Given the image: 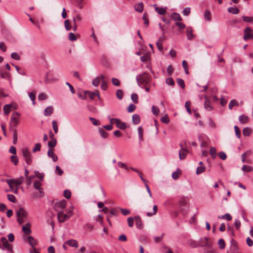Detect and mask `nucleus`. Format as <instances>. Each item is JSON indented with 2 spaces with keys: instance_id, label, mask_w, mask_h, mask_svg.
Returning a JSON list of instances; mask_svg holds the SVG:
<instances>
[{
  "instance_id": "680f3d73",
  "label": "nucleus",
  "mask_w": 253,
  "mask_h": 253,
  "mask_svg": "<svg viewBox=\"0 0 253 253\" xmlns=\"http://www.w3.org/2000/svg\"><path fill=\"white\" fill-rule=\"evenodd\" d=\"M84 228L87 231H91L93 228V225L90 223H86L84 226Z\"/></svg>"
},
{
  "instance_id": "a19ab883",
  "label": "nucleus",
  "mask_w": 253,
  "mask_h": 253,
  "mask_svg": "<svg viewBox=\"0 0 253 253\" xmlns=\"http://www.w3.org/2000/svg\"><path fill=\"white\" fill-rule=\"evenodd\" d=\"M153 212H147L146 214L148 216H151L156 214L158 211V207L157 205H154L153 208Z\"/></svg>"
},
{
  "instance_id": "69168bd1",
  "label": "nucleus",
  "mask_w": 253,
  "mask_h": 253,
  "mask_svg": "<svg viewBox=\"0 0 253 253\" xmlns=\"http://www.w3.org/2000/svg\"><path fill=\"white\" fill-rule=\"evenodd\" d=\"M152 112L154 114L158 115L159 113V109L158 107L153 105L152 107Z\"/></svg>"
},
{
  "instance_id": "a211bd4d",
  "label": "nucleus",
  "mask_w": 253,
  "mask_h": 253,
  "mask_svg": "<svg viewBox=\"0 0 253 253\" xmlns=\"http://www.w3.org/2000/svg\"><path fill=\"white\" fill-rule=\"evenodd\" d=\"M155 11L160 15H164L166 13V8L163 7H157L156 4H154Z\"/></svg>"
},
{
  "instance_id": "423d86ee",
  "label": "nucleus",
  "mask_w": 253,
  "mask_h": 253,
  "mask_svg": "<svg viewBox=\"0 0 253 253\" xmlns=\"http://www.w3.org/2000/svg\"><path fill=\"white\" fill-rule=\"evenodd\" d=\"M8 186L11 188H13L14 185L18 186L21 184L24 181V177L20 176L16 179H7L5 180Z\"/></svg>"
},
{
  "instance_id": "ea45409f",
  "label": "nucleus",
  "mask_w": 253,
  "mask_h": 253,
  "mask_svg": "<svg viewBox=\"0 0 253 253\" xmlns=\"http://www.w3.org/2000/svg\"><path fill=\"white\" fill-rule=\"evenodd\" d=\"M176 82L177 84L182 88H185V84L183 80L180 78H177L176 79Z\"/></svg>"
},
{
  "instance_id": "de8ad7c7",
  "label": "nucleus",
  "mask_w": 253,
  "mask_h": 253,
  "mask_svg": "<svg viewBox=\"0 0 253 253\" xmlns=\"http://www.w3.org/2000/svg\"><path fill=\"white\" fill-rule=\"evenodd\" d=\"M41 144L40 143H36L35 145V147L33 149L32 152L33 153H36L37 151H40L41 150Z\"/></svg>"
},
{
  "instance_id": "a878e982",
  "label": "nucleus",
  "mask_w": 253,
  "mask_h": 253,
  "mask_svg": "<svg viewBox=\"0 0 253 253\" xmlns=\"http://www.w3.org/2000/svg\"><path fill=\"white\" fill-rule=\"evenodd\" d=\"M218 218L219 219H223L230 221L232 219V216L229 213H226L223 215L218 216Z\"/></svg>"
},
{
  "instance_id": "cd10ccee",
  "label": "nucleus",
  "mask_w": 253,
  "mask_h": 253,
  "mask_svg": "<svg viewBox=\"0 0 253 253\" xmlns=\"http://www.w3.org/2000/svg\"><path fill=\"white\" fill-rule=\"evenodd\" d=\"M67 243L68 245H69L71 247H75V248H78V244L76 240L71 239L69 240L67 242Z\"/></svg>"
},
{
  "instance_id": "4c0bfd02",
  "label": "nucleus",
  "mask_w": 253,
  "mask_h": 253,
  "mask_svg": "<svg viewBox=\"0 0 253 253\" xmlns=\"http://www.w3.org/2000/svg\"><path fill=\"white\" fill-rule=\"evenodd\" d=\"M204 17L205 19L208 21H210L211 20V13L209 10H205L204 13Z\"/></svg>"
},
{
  "instance_id": "c756f323",
  "label": "nucleus",
  "mask_w": 253,
  "mask_h": 253,
  "mask_svg": "<svg viewBox=\"0 0 253 253\" xmlns=\"http://www.w3.org/2000/svg\"><path fill=\"white\" fill-rule=\"evenodd\" d=\"M57 144V141L56 139H52L50 140V141H49L47 143L48 147L49 148V149L53 148Z\"/></svg>"
},
{
  "instance_id": "c03bdc74",
  "label": "nucleus",
  "mask_w": 253,
  "mask_h": 253,
  "mask_svg": "<svg viewBox=\"0 0 253 253\" xmlns=\"http://www.w3.org/2000/svg\"><path fill=\"white\" fill-rule=\"evenodd\" d=\"M116 96L119 99H122L123 97V91L121 89H118L116 91Z\"/></svg>"
},
{
  "instance_id": "5701e85b",
  "label": "nucleus",
  "mask_w": 253,
  "mask_h": 253,
  "mask_svg": "<svg viewBox=\"0 0 253 253\" xmlns=\"http://www.w3.org/2000/svg\"><path fill=\"white\" fill-rule=\"evenodd\" d=\"M208 239L207 237L201 238L198 242V244H199V247L207 246L208 245Z\"/></svg>"
},
{
  "instance_id": "f8f14e48",
  "label": "nucleus",
  "mask_w": 253,
  "mask_h": 253,
  "mask_svg": "<svg viewBox=\"0 0 253 253\" xmlns=\"http://www.w3.org/2000/svg\"><path fill=\"white\" fill-rule=\"evenodd\" d=\"M47 156L51 158L53 162H56L58 160L57 155L54 153L52 149H49L47 152Z\"/></svg>"
},
{
  "instance_id": "72a5a7b5",
  "label": "nucleus",
  "mask_w": 253,
  "mask_h": 253,
  "mask_svg": "<svg viewBox=\"0 0 253 253\" xmlns=\"http://www.w3.org/2000/svg\"><path fill=\"white\" fill-rule=\"evenodd\" d=\"M252 132L251 128L247 127L243 129V134L245 136H249Z\"/></svg>"
},
{
  "instance_id": "774afa93",
  "label": "nucleus",
  "mask_w": 253,
  "mask_h": 253,
  "mask_svg": "<svg viewBox=\"0 0 253 253\" xmlns=\"http://www.w3.org/2000/svg\"><path fill=\"white\" fill-rule=\"evenodd\" d=\"M71 192L69 190H65L64 191V196L66 199H69L71 197Z\"/></svg>"
},
{
  "instance_id": "864d4df0",
  "label": "nucleus",
  "mask_w": 253,
  "mask_h": 253,
  "mask_svg": "<svg viewBox=\"0 0 253 253\" xmlns=\"http://www.w3.org/2000/svg\"><path fill=\"white\" fill-rule=\"evenodd\" d=\"M111 81H112V84L115 86H118L120 85V81L117 78H112Z\"/></svg>"
},
{
  "instance_id": "c85d7f7f",
  "label": "nucleus",
  "mask_w": 253,
  "mask_h": 253,
  "mask_svg": "<svg viewBox=\"0 0 253 253\" xmlns=\"http://www.w3.org/2000/svg\"><path fill=\"white\" fill-rule=\"evenodd\" d=\"M133 123L135 125L138 124L140 121V118L138 114H135L132 117Z\"/></svg>"
},
{
  "instance_id": "ddd939ff",
  "label": "nucleus",
  "mask_w": 253,
  "mask_h": 253,
  "mask_svg": "<svg viewBox=\"0 0 253 253\" xmlns=\"http://www.w3.org/2000/svg\"><path fill=\"white\" fill-rule=\"evenodd\" d=\"M116 125L120 129L124 130L127 127V126L124 122H122L119 119L116 120Z\"/></svg>"
},
{
  "instance_id": "393cba45",
  "label": "nucleus",
  "mask_w": 253,
  "mask_h": 253,
  "mask_svg": "<svg viewBox=\"0 0 253 253\" xmlns=\"http://www.w3.org/2000/svg\"><path fill=\"white\" fill-rule=\"evenodd\" d=\"M188 244L191 248H197L199 247V244L192 239L188 240Z\"/></svg>"
},
{
  "instance_id": "2f4dec72",
  "label": "nucleus",
  "mask_w": 253,
  "mask_h": 253,
  "mask_svg": "<svg viewBox=\"0 0 253 253\" xmlns=\"http://www.w3.org/2000/svg\"><path fill=\"white\" fill-rule=\"evenodd\" d=\"M171 17L174 21H180L182 20V18L180 15L176 12H174L171 15Z\"/></svg>"
},
{
  "instance_id": "4be33fe9",
  "label": "nucleus",
  "mask_w": 253,
  "mask_h": 253,
  "mask_svg": "<svg viewBox=\"0 0 253 253\" xmlns=\"http://www.w3.org/2000/svg\"><path fill=\"white\" fill-rule=\"evenodd\" d=\"M187 37L189 40H192L194 37V35L193 34L192 29L191 27H188L187 28Z\"/></svg>"
},
{
  "instance_id": "37998d69",
  "label": "nucleus",
  "mask_w": 253,
  "mask_h": 253,
  "mask_svg": "<svg viewBox=\"0 0 253 253\" xmlns=\"http://www.w3.org/2000/svg\"><path fill=\"white\" fill-rule=\"evenodd\" d=\"M29 97L30 98L31 100L33 101V104H35V100L36 99V93L31 92L28 93Z\"/></svg>"
},
{
  "instance_id": "3c124183",
  "label": "nucleus",
  "mask_w": 253,
  "mask_h": 253,
  "mask_svg": "<svg viewBox=\"0 0 253 253\" xmlns=\"http://www.w3.org/2000/svg\"><path fill=\"white\" fill-rule=\"evenodd\" d=\"M89 119L94 126H98L100 124V122L98 120H96L94 118L90 117H89Z\"/></svg>"
},
{
  "instance_id": "412c9836",
  "label": "nucleus",
  "mask_w": 253,
  "mask_h": 253,
  "mask_svg": "<svg viewBox=\"0 0 253 253\" xmlns=\"http://www.w3.org/2000/svg\"><path fill=\"white\" fill-rule=\"evenodd\" d=\"M53 112V107L52 106L46 107L44 111V115L45 116H49Z\"/></svg>"
},
{
  "instance_id": "6e6552de",
  "label": "nucleus",
  "mask_w": 253,
  "mask_h": 253,
  "mask_svg": "<svg viewBox=\"0 0 253 253\" xmlns=\"http://www.w3.org/2000/svg\"><path fill=\"white\" fill-rule=\"evenodd\" d=\"M1 245L0 244V248L4 250L6 249L8 251L11 252L12 246L9 244L6 238L2 237L1 238Z\"/></svg>"
},
{
  "instance_id": "aec40b11",
  "label": "nucleus",
  "mask_w": 253,
  "mask_h": 253,
  "mask_svg": "<svg viewBox=\"0 0 253 253\" xmlns=\"http://www.w3.org/2000/svg\"><path fill=\"white\" fill-rule=\"evenodd\" d=\"M85 95H88L91 99H93L95 96H97L98 98L100 99V95L98 92H91L89 91H85L84 92Z\"/></svg>"
},
{
  "instance_id": "4d7b16f0",
  "label": "nucleus",
  "mask_w": 253,
  "mask_h": 253,
  "mask_svg": "<svg viewBox=\"0 0 253 253\" xmlns=\"http://www.w3.org/2000/svg\"><path fill=\"white\" fill-rule=\"evenodd\" d=\"M131 99L135 103H137L138 102V95L136 93H132L131 95Z\"/></svg>"
},
{
  "instance_id": "f257e3e1",
  "label": "nucleus",
  "mask_w": 253,
  "mask_h": 253,
  "mask_svg": "<svg viewBox=\"0 0 253 253\" xmlns=\"http://www.w3.org/2000/svg\"><path fill=\"white\" fill-rule=\"evenodd\" d=\"M151 77L147 73L144 72L142 74L138 75L136 76V80L138 85H146L151 82Z\"/></svg>"
},
{
  "instance_id": "1a4fd4ad",
  "label": "nucleus",
  "mask_w": 253,
  "mask_h": 253,
  "mask_svg": "<svg viewBox=\"0 0 253 253\" xmlns=\"http://www.w3.org/2000/svg\"><path fill=\"white\" fill-rule=\"evenodd\" d=\"M186 141L185 140H183L180 144V146L181 147V150L179 152V157L180 160H183L186 158V156L188 153V150L186 149L183 148V145L186 144Z\"/></svg>"
},
{
  "instance_id": "338daca9",
  "label": "nucleus",
  "mask_w": 253,
  "mask_h": 253,
  "mask_svg": "<svg viewBox=\"0 0 253 253\" xmlns=\"http://www.w3.org/2000/svg\"><path fill=\"white\" fill-rule=\"evenodd\" d=\"M47 99V96L44 93H41L38 95V99L39 100H44Z\"/></svg>"
},
{
  "instance_id": "7c9ffc66",
  "label": "nucleus",
  "mask_w": 253,
  "mask_h": 253,
  "mask_svg": "<svg viewBox=\"0 0 253 253\" xmlns=\"http://www.w3.org/2000/svg\"><path fill=\"white\" fill-rule=\"evenodd\" d=\"M229 13H231L233 14H237L239 12V9L236 7H229L227 9Z\"/></svg>"
},
{
  "instance_id": "e433bc0d",
  "label": "nucleus",
  "mask_w": 253,
  "mask_h": 253,
  "mask_svg": "<svg viewBox=\"0 0 253 253\" xmlns=\"http://www.w3.org/2000/svg\"><path fill=\"white\" fill-rule=\"evenodd\" d=\"M242 170L244 172H250L253 170V168L250 166L244 165L242 168Z\"/></svg>"
},
{
  "instance_id": "39448f33",
  "label": "nucleus",
  "mask_w": 253,
  "mask_h": 253,
  "mask_svg": "<svg viewBox=\"0 0 253 253\" xmlns=\"http://www.w3.org/2000/svg\"><path fill=\"white\" fill-rule=\"evenodd\" d=\"M73 213L71 210H69L67 212L64 211H59L57 214L58 221H64L69 219L72 215Z\"/></svg>"
},
{
  "instance_id": "a18cd8bd",
  "label": "nucleus",
  "mask_w": 253,
  "mask_h": 253,
  "mask_svg": "<svg viewBox=\"0 0 253 253\" xmlns=\"http://www.w3.org/2000/svg\"><path fill=\"white\" fill-rule=\"evenodd\" d=\"M205 171V167L204 166H200L197 167L196 169V174L199 175Z\"/></svg>"
},
{
  "instance_id": "473e14b6",
  "label": "nucleus",
  "mask_w": 253,
  "mask_h": 253,
  "mask_svg": "<svg viewBox=\"0 0 253 253\" xmlns=\"http://www.w3.org/2000/svg\"><path fill=\"white\" fill-rule=\"evenodd\" d=\"M98 130L102 138H106L107 137L108 133L103 129V128L99 127Z\"/></svg>"
},
{
  "instance_id": "052dcab7",
  "label": "nucleus",
  "mask_w": 253,
  "mask_h": 253,
  "mask_svg": "<svg viewBox=\"0 0 253 253\" xmlns=\"http://www.w3.org/2000/svg\"><path fill=\"white\" fill-rule=\"evenodd\" d=\"M234 129H235V134H236V136L238 138H240L241 137V133H240L239 128L238 127V126H235Z\"/></svg>"
},
{
  "instance_id": "20e7f679",
  "label": "nucleus",
  "mask_w": 253,
  "mask_h": 253,
  "mask_svg": "<svg viewBox=\"0 0 253 253\" xmlns=\"http://www.w3.org/2000/svg\"><path fill=\"white\" fill-rule=\"evenodd\" d=\"M20 116V114L18 112H15L11 115L10 121L9 123V128L11 132L17 131L16 127L19 124V119L15 116Z\"/></svg>"
},
{
  "instance_id": "4468645a",
  "label": "nucleus",
  "mask_w": 253,
  "mask_h": 253,
  "mask_svg": "<svg viewBox=\"0 0 253 253\" xmlns=\"http://www.w3.org/2000/svg\"><path fill=\"white\" fill-rule=\"evenodd\" d=\"M42 183L38 180H35L34 182V187L39 191V192L41 194L43 193V190L42 188H41Z\"/></svg>"
},
{
  "instance_id": "603ef678",
  "label": "nucleus",
  "mask_w": 253,
  "mask_h": 253,
  "mask_svg": "<svg viewBox=\"0 0 253 253\" xmlns=\"http://www.w3.org/2000/svg\"><path fill=\"white\" fill-rule=\"evenodd\" d=\"M242 19L244 21L246 22L252 23L253 22V17H252L243 16Z\"/></svg>"
},
{
  "instance_id": "f3484780",
  "label": "nucleus",
  "mask_w": 253,
  "mask_h": 253,
  "mask_svg": "<svg viewBox=\"0 0 253 253\" xmlns=\"http://www.w3.org/2000/svg\"><path fill=\"white\" fill-rule=\"evenodd\" d=\"M28 242L32 246V248H35L38 244L37 241L32 236H29L28 237Z\"/></svg>"
},
{
  "instance_id": "7ed1b4c3",
  "label": "nucleus",
  "mask_w": 253,
  "mask_h": 253,
  "mask_svg": "<svg viewBox=\"0 0 253 253\" xmlns=\"http://www.w3.org/2000/svg\"><path fill=\"white\" fill-rule=\"evenodd\" d=\"M17 221H25L29 220L28 211L23 208H20L16 211Z\"/></svg>"
},
{
  "instance_id": "13d9d810",
  "label": "nucleus",
  "mask_w": 253,
  "mask_h": 253,
  "mask_svg": "<svg viewBox=\"0 0 253 253\" xmlns=\"http://www.w3.org/2000/svg\"><path fill=\"white\" fill-rule=\"evenodd\" d=\"M7 197L8 200L9 201H10L13 203H15L16 202V201H17L16 199L13 195L9 194V195H7Z\"/></svg>"
},
{
  "instance_id": "79ce46f5",
  "label": "nucleus",
  "mask_w": 253,
  "mask_h": 253,
  "mask_svg": "<svg viewBox=\"0 0 253 253\" xmlns=\"http://www.w3.org/2000/svg\"><path fill=\"white\" fill-rule=\"evenodd\" d=\"M138 136L140 141H142L143 140V129L141 126H139L138 128Z\"/></svg>"
},
{
  "instance_id": "8fccbe9b",
  "label": "nucleus",
  "mask_w": 253,
  "mask_h": 253,
  "mask_svg": "<svg viewBox=\"0 0 253 253\" xmlns=\"http://www.w3.org/2000/svg\"><path fill=\"white\" fill-rule=\"evenodd\" d=\"M218 244L220 249H223L225 248V244L223 239H220L218 240Z\"/></svg>"
},
{
  "instance_id": "bb28decb",
  "label": "nucleus",
  "mask_w": 253,
  "mask_h": 253,
  "mask_svg": "<svg viewBox=\"0 0 253 253\" xmlns=\"http://www.w3.org/2000/svg\"><path fill=\"white\" fill-rule=\"evenodd\" d=\"M135 10L139 12H142L143 10V3L139 2L134 6Z\"/></svg>"
},
{
  "instance_id": "5fc2aeb1",
  "label": "nucleus",
  "mask_w": 253,
  "mask_h": 253,
  "mask_svg": "<svg viewBox=\"0 0 253 253\" xmlns=\"http://www.w3.org/2000/svg\"><path fill=\"white\" fill-rule=\"evenodd\" d=\"M52 125L55 133H57L58 131L57 122L56 121H53L52 122Z\"/></svg>"
},
{
  "instance_id": "bf43d9fd",
  "label": "nucleus",
  "mask_w": 253,
  "mask_h": 253,
  "mask_svg": "<svg viewBox=\"0 0 253 253\" xmlns=\"http://www.w3.org/2000/svg\"><path fill=\"white\" fill-rule=\"evenodd\" d=\"M11 57L15 60H19L20 59V56L17 52H13L11 54Z\"/></svg>"
},
{
  "instance_id": "e2e57ef3",
  "label": "nucleus",
  "mask_w": 253,
  "mask_h": 253,
  "mask_svg": "<svg viewBox=\"0 0 253 253\" xmlns=\"http://www.w3.org/2000/svg\"><path fill=\"white\" fill-rule=\"evenodd\" d=\"M161 121L162 123L165 124H168L169 122V119L167 115H165L161 119Z\"/></svg>"
},
{
  "instance_id": "6ab92c4d",
  "label": "nucleus",
  "mask_w": 253,
  "mask_h": 253,
  "mask_svg": "<svg viewBox=\"0 0 253 253\" xmlns=\"http://www.w3.org/2000/svg\"><path fill=\"white\" fill-rule=\"evenodd\" d=\"M31 224L28 222L25 226L22 227V231L26 234H30L31 233V230L30 229Z\"/></svg>"
},
{
  "instance_id": "6e6d98bb",
  "label": "nucleus",
  "mask_w": 253,
  "mask_h": 253,
  "mask_svg": "<svg viewBox=\"0 0 253 253\" xmlns=\"http://www.w3.org/2000/svg\"><path fill=\"white\" fill-rule=\"evenodd\" d=\"M11 161L15 165H17L18 163V159L17 157L15 155H12L10 157Z\"/></svg>"
},
{
  "instance_id": "b1692460",
  "label": "nucleus",
  "mask_w": 253,
  "mask_h": 253,
  "mask_svg": "<svg viewBox=\"0 0 253 253\" xmlns=\"http://www.w3.org/2000/svg\"><path fill=\"white\" fill-rule=\"evenodd\" d=\"M239 120L240 122L242 124H246L249 121V118L247 116L245 115H242L239 116Z\"/></svg>"
},
{
  "instance_id": "9d476101",
  "label": "nucleus",
  "mask_w": 253,
  "mask_h": 253,
  "mask_svg": "<svg viewBox=\"0 0 253 253\" xmlns=\"http://www.w3.org/2000/svg\"><path fill=\"white\" fill-rule=\"evenodd\" d=\"M244 36L243 39L244 40L247 41L249 39L253 40V32L252 29L247 27L244 30Z\"/></svg>"
},
{
  "instance_id": "9b49d317",
  "label": "nucleus",
  "mask_w": 253,
  "mask_h": 253,
  "mask_svg": "<svg viewBox=\"0 0 253 253\" xmlns=\"http://www.w3.org/2000/svg\"><path fill=\"white\" fill-rule=\"evenodd\" d=\"M66 204L67 202L65 200L57 202L54 204L53 209L56 211H59L63 210L66 207Z\"/></svg>"
},
{
  "instance_id": "2eb2a0df",
  "label": "nucleus",
  "mask_w": 253,
  "mask_h": 253,
  "mask_svg": "<svg viewBox=\"0 0 253 253\" xmlns=\"http://www.w3.org/2000/svg\"><path fill=\"white\" fill-rule=\"evenodd\" d=\"M119 215V211L116 209L114 208L110 210V214L107 216V220L109 221V220L110 219V217L113 216H118Z\"/></svg>"
},
{
  "instance_id": "f03ea898",
  "label": "nucleus",
  "mask_w": 253,
  "mask_h": 253,
  "mask_svg": "<svg viewBox=\"0 0 253 253\" xmlns=\"http://www.w3.org/2000/svg\"><path fill=\"white\" fill-rule=\"evenodd\" d=\"M189 199L187 197H181L179 200L178 206L181 212L184 214L189 209Z\"/></svg>"
},
{
  "instance_id": "f704fd0d",
  "label": "nucleus",
  "mask_w": 253,
  "mask_h": 253,
  "mask_svg": "<svg viewBox=\"0 0 253 253\" xmlns=\"http://www.w3.org/2000/svg\"><path fill=\"white\" fill-rule=\"evenodd\" d=\"M11 104H6L3 107V113L5 115H7L10 111Z\"/></svg>"
},
{
  "instance_id": "dca6fc26",
  "label": "nucleus",
  "mask_w": 253,
  "mask_h": 253,
  "mask_svg": "<svg viewBox=\"0 0 253 253\" xmlns=\"http://www.w3.org/2000/svg\"><path fill=\"white\" fill-rule=\"evenodd\" d=\"M204 107L208 111H211L212 110L213 107L211 105V102L210 100L207 98V97L205 96V101L204 103Z\"/></svg>"
},
{
  "instance_id": "c9c22d12",
  "label": "nucleus",
  "mask_w": 253,
  "mask_h": 253,
  "mask_svg": "<svg viewBox=\"0 0 253 253\" xmlns=\"http://www.w3.org/2000/svg\"><path fill=\"white\" fill-rule=\"evenodd\" d=\"M239 105V103L235 99H232L230 101L229 104V109H232L234 106H237Z\"/></svg>"
},
{
  "instance_id": "09e8293b",
  "label": "nucleus",
  "mask_w": 253,
  "mask_h": 253,
  "mask_svg": "<svg viewBox=\"0 0 253 253\" xmlns=\"http://www.w3.org/2000/svg\"><path fill=\"white\" fill-rule=\"evenodd\" d=\"M65 28L67 31H69L71 29V25L70 22L69 20H66L64 22Z\"/></svg>"
},
{
  "instance_id": "0e129e2a",
  "label": "nucleus",
  "mask_w": 253,
  "mask_h": 253,
  "mask_svg": "<svg viewBox=\"0 0 253 253\" xmlns=\"http://www.w3.org/2000/svg\"><path fill=\"white\" fill-rule=\"evenodd\" d=\"M135 108L136 106L134 104H131L127 107V111L129 113L133 112L135 110Z\"/></svg>"
},
{
  "instance_id": "58836bf2",
  "label": "nucleus",
  "mask_w": 253,
  "mask_h": 253,
  "mask_svg": "<svg viewBox=\"0 0 253 253\" xmlns=\"http://www.w3.org/2000/svg\"><path fill=\"white\" fill-rule=\"evenodd\" d=\"M210 153L213 159L216 157V150L215 147H212L210 149Z\"/></svg>"
},
{
  "instance_id": "49530a36",
  "label": "nucleus",
  "mask_w": 253,
  "mask_h": 253,
  "mask_svg": "<svg viewBox=\"0 0 253 253\" xmlns=\"http://www.w3.org/2000/svg\"><path fill=\"white\" fill-rule=\"evenodd\" d=\"M99 83H100V77H97L93 80V81L92 82V84L93 85H94L95 86H98L99 84Z\"/></svg>"
},
{
  "instance_id": "0eeeda50",
  "label": "nucleus",
  "mask_w": 253,
  "mask_h": 253,
  "mask_svg": "<svg viewBox=\"0 0 253 253\" xmlns=\"http://www.w3.org/2000/svg\"><path fill=\"white\" fill-rule=\"evenodd\" d=\"M22 155L24 157L26 163L28 165L31 164L32 162V156L27 148H24L22 150Z\"/></svg>"
}]
</instances>
